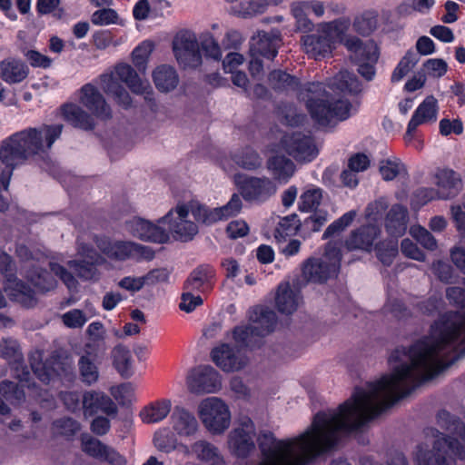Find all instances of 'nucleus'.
I'll use <instances>...</instances> for the list:
<instances>
[{"mask_svg": "<svg viewBox=\"0 0 465 465\" xmlns=\"http://www.w3.org/2000/svg\"><path fill=\"white\" fill-rule=\"evenodd\" d=\"M446 297L464 312L443 314L431 326L429 336L408 350L392 351L391 374L366 388H357L337 410L318 412L303 433L284 440L274 436V465H309L335 449L343 434L361 428L461 358L465 354V289L449 287Z\"/></svg>", "mask_w": 465, "mask_h": 465, "instance_id": "nucleus-1", "label": "nucleus"}, {"mask_svg": "<svg viewBox=\"0 0 465 465\" xmlns=\"http://www.w3.org/2000/svg\"><path fill=\"white\" fill-rule=\"evenodd\" d=\"M270 86L277 92L297 91L312 119L320 126H329L350 117L351 104L345 99H333L322 83L300 86L299 79L281 70L269 75Z\"/></svg>", "mask_w": 465, "mask_h": 465, "instance_id": "nucleus-2", "label": "nucleus"}, {"mask_svg": "<svg viewBox=\"0 0 465 465\" xmlns=\"http://www.w3.org/2000/svg\"><path fill=\"white\" fill-rule=\"evenodd\" d=\"M437 423L448 434L428 429L425 441L417 446V465H462L465 460V423L445 410L438 412Z\"/></svg>", "mask_w": 465, "mask_h": 465, "instance_id": "nucleus-3", "label": "nucleus"}, {"mask_svg": "<svg viewBox=\"0 0 465 465\" xmlns=\"http://www.w3.org/2000/svg\"><path fill=\"white\" fill-rule=\"evenodd\" d=\"M347 24L341 20L319 25L315 34L302 38L304 52L312 57L325 56L331 52L332 45L341 37Z\"/></svg>", "mask_w": 465, "mask_h": 465, "instance_id": "nucleus-4", "label": "nucleus"}, {"mask_svg": "<svg viewBox=\"0 0 465 465\" xmlns=\"http://www.w3.org/2000/svg\"><path fill=\"white\" fill-rule=\"evenodd\" d=\"M97 248L109 259L124 262L133 260L135 262L151 261L154 258V252L149 246L131 241L113 242L105 237L96 239Z\"/></svg>", "mask_w": 465, "mask_h": 465, "instance_id": "nucleus-5", "label": "nucleus"}, {"mask_svg": "<svg viewBox=\"0 0 465 465\" xmlns=\"http://www.w3.org/2000/svg\"><path fill=\"white\" fill-rule=\"evenodd\" d=\"M51 272L40 267H33L26 273L28 281L41 292H46L56 287L57 282L53 274L58 276L69 290L76 289L77 281L64 266L51 262Z\"/></svg>", "mask_w": 465, "mask_h": 465, "instance_id": "nucleus-6", "label": "nucleus"}, {"mask_svg": "<svg viewBox=\"0 0 465 465\" xmlns=\"http://www.w3.org/2000/svg\"><path fill=\"white\" fill-rule=\"evenodd\" d=\"M199 416L203 425L213 433H223L231 423L228 406L219 398L203 400L199 406Z\"/></svg>", "mask_w": 465, "mask_h": 465, "instance_id": "nucleus-7", "label": "nucleus"}, {"mask_svg": "<svg viewBox=\"0 0 465 465\" xmlns=\"http://www.w3.org/2000/svg\"><path fill=\"white\" fill-rule=\"evenodd\" d=\"M172 45L177 62L184 68H196L202 64L199 44L195 34L192 31H179L174 35Z\"/></svg>", "mask_w": 465, "mask_h": 465, "instance_id": "nucleus-8", "label": "nucleus"}, {"mask_svg": "<svg viewBox=\"0 0 465 465\" xmlns=\"http://www.w3.org/2000/svg\"><path fill=\"white\" fill-rule=\"evenodd\" d=\"M189 209L185 205H178L159 219V223H167V232H171L174 239L188 242L198 232L197 225L187 219Z\"/></svg>", "mask_w": 465, "mask_h": 465, "instance_id": "nucleus-9", "label": "nucleus"}, {"mask_svg": "<svg viewBox=\"0 0 465 465\" xmlns=\"http://www.w3.org/2000/svg\"><path fill=\"white\" fill-rule=\"evenodd\" d=\"M255 427L252 420L243 418L228 435L230 451L238 458H246L255 449Z\"/></svg>", "mask_w": 465, "mask_h": 465, "instance_id": "nucleus-10", "label": "nucleus"}, {"mask_svg": "<svg viewBox=\"0 0 465 465\" xmlns=\"http://www.w3.org/2000/svg\"><path fill=\"white\" fill-rule=\"evenodd\" d=\"M242 208V202L241 196L233 193L230 201L223 206L209 209L204 205L193 204L191 211L197 222L213 224L216 222L227 220L231 217L236 216Z\"/></svg>", "mask_w": 465, "mask_h": 465, "instance_id": "nucleus-11", "label": "nucleus"}, {"mask_svg": "<svg viewBox=\"0 0 465 465\" xmlns=\"http://www.w3.org/2000/svg\"><path fill=\"white\" fill-rule=\"evenodd\" d=\"M241 196L252 203H263L275 195L277 185L269 177H246L240 184Z\"/></svg>", "mask_w": 465, "mask_h": 465, "instance_id": "nucleus-12", "label": "nucleus"}, {"mask_svg": "<svg viewBox=\"0 0 465 465\" xmlns=\"http://www.w3.org/2000/svg\"><path fill=\"white\" fill-rule=\"evenodd\" d=\"M281 146L289 155L300 162H310L318 154L312 138L301 132L285 134L281 139Z\"/></svg>", "mask_w": 465, "mask_h": 465, "instance_id": "nucleus-13", "label": "nucleus"}, {"mask_svg": "<svg viewBox=\"0 0 465 465\" xmlns=\"http://www.w3.org/2000/svg\"><path fill=\"white\" fill-rule=\"evenodd\" d=\"M339 264L336 262H329L322 258L311 257L305 260L302 265L301 284L309 282L324 283L331 277L337 275Z\"/></svg>", "mask_w": 465, "mask_h": 465, "instance_id": "nucleus-14", "label": "nucleus"}, {"mask_svg": "<svg viewBox=\"0 0 465 465\" xmlns=\"http://www.w3.org/2000/svg\"><path fill=\"white\" fill-rule=\"evenodd\" d=\"M141 217H132L125 221V230L134 237L144 242L163 243L168 241L167 230Z\"/></svg>", "mask_w": 465, "mask_h": 465, "instance_id": "nucleus-15", "label": "nucleus"}, {"mask_svg": "<svg viewBox=\"0 0 465 465\" xmlns=\"http://www.w3.org/2000/svg\"><path fill=\"white\" fill-rule=\"evenodd\" d=\"M187 385L193 393H212L221 387L219 373L210 365L193 369L187 377Z\"/></svg>", "mask_w": 465, "mask_h": 465, "instance_id": "nucleus-16", "label": "nucleus"}, {"mask_svg": "<svg viewBox=\"0 0 465 465\" xmlns=\"http://www.w3.org/2000/svg\"><path fill=\"white\" fill-rule=\"evenodd\" d=\"M78 252L84 259L68 262L69 267L83 280H97L99 278L97 265L102 264L104 259L86 244L80 245Z\"/></svg>", "mask_w": 465, "mask_h": 465, "instance_id": "nucleus-17", "label": "nucleus"}, {"mask_svg": "<svg viewBox=\"0 0 465 465\" xmlns=\"http://www.w3.org/2000/svg\"><path fill=\"white\" fill-rule=\"evenodd\" d=\"M82 409L85 417H91L98 412L107 416H115L118 408L114 401L101 391H86L82 396Z\"/></svg>", "mask_w": 465, "mask_h": 465, "instance_id": "nucleus-18", "label": "nucleus"}, {"mask_svg": "<svg viewBox=\"0 0 465 465\" xmlns=\"http://www.w3.org/2000/svg\"><path fill=\"white\" fill-rule=\"evenodd\" d=\"M80 102L93 115L102 120L112 118V110L104 95L92 84H86L80 90Z\"/></svg>", "mask_w": 465, "mask_h": 465, "instance_id": "nucleus-19", "label": "nucleus"}, {"mask_svg": "<svg viewBox=\"0 0 465 465\" xmlns=\"http://www.w3.org/2000/svg\"><path fill=\"white\" fill-rule=\"evenodd\" d=\"M282 45V36L278 30L269 32L260 31L251 41L250 52L252 55H261L267 59H273Z\"/></svg>", "mask_w": 465, "mask_h": 465, "instance_id": "nucleus-20", "label": "nucleus"}, {"mask_svg": "<svg viewBox=\"0 0 465 465\" xmlns=\"http://www.w3.org/2000/svg\"><path fill=\"white\" fill-rule=\"evenodd\" d=\"M77 368L79 379L84 384L91 386L99 381L98 354L90 343L85 345L83 352L79 355Z\"/></svg>", "mask_w": 465, "mask_h": 465, "instance_id": "nucleus-21", "label": "nucleus"}, {"mask_svg": "<svg viewBox=\"0 0 465 465\" xmlns=\"http://www.w3.org/2000/svg\"><path fill=\"white\" fill-rule=\"evenodd\" d=\"M120 82L124 83L135 94L143 95L145 100H152L153 92L148 81L139 77L136 71L127 64H119L113 71Z\"/></svg>", "mask_w": 465, "mask_h": 465, "instance_id": "nucleus-22", "label": "nucleus"}, {"mask_svg": "<svg viewBox=\"0 0 465 465\" xmlns=\"http://www.w3.org/2000/svg\"><path fill=\"white\" fill-rule=\"evenodd\" d=\"M437 114L438 102L434 96L430 95L418 106L410 120L404 136L405 141L411 143L418 126L427 123H434L437 120Z\"/></svg>", "mask_w": 465, "mask_h": 465, "instance_id": "nucleus-23", "label": "nucleus"}, {"mask_svg": "<svg viewBox=\"0 0 465 465\" xmlns=\"http://www.w3.org/2000/svg\"><path fill=\"white\" fill-rule=\"evenodd\" d=\"M212 359L224 371H237L246 366L248 359L239 350L222 344L212 351Z\"/></svg>", "mask_w": 465, "mask_h": 465, "instance_id": "nucleus-24", "label": "nucleus"}, {"mask_svg": "<svg viewBox=\"0 0 465 465\" xmlns=\"http://www.w3.org/2000/svg\"><path fill=\"white\" fill-rule=\"evenodd\" d=\"M302 284L299 281L293 283V288L289 282H282L278 285L275 304L278 311L284 314L294 312L302 302L300 289Z\"/></svg>", "mask_w": 465, "mask_h": 465, "instance_id": "nucleus-25", "label": "nucleus"}, {"mask_svg": "<svg viewBox=\"0 0 465 465\" xmlns=\"http://www.w3.org/2000/svg\"><path fill=\"white\" fill-rule=\"evenodd\" d=\"M343 45L351 53L350 58L353 63H377L379 60V49L372 40L362 42L356 36H348L343 40Z\"/></svg>", "mask_w": 465, "mask_h": 465, "instance_id": "nucleus-26", "label": "nucleus"}, {"mask_svg": "<svg viewBox=\"0 0 465 465\" xmlns=\"http://www.w3.org/2000/svg\"><path fill=\"white\" fill-rule=\"evenodd\" d=\"M380 233V228L374 224L362 225L351 232L345 240V246L349 250L370 252Z\"/></svg>", "mask_w": 465, "mask_h": 465, "instance_id": "nucleus-27", "label": "nucleus"}, {"mask_svg": "<svg viewBox=\"0 0 465 465\" xmlns=\"http://www.w3.org/2000/svg\"><path fill=\"white\" fill-rule=\"evenodd\" d=\"M29 72L28 65L21 59L10 56L0 62V79L8 84L22 83Z\"/></svg>", "mask_w": 465, "mask_h": 465, "instance_id": "nucleus-28", "label": "nucleus"}, {"mask_svg": "<svg viewBox=\"0 0 465 465\" xmlns=\"http://www.w3.org/2000/svg\"><path fill=\"white\" fill-rule=\"evenodd\" d=\"M249 320L256 331V335L263 337L273 331L277 316L272 310L261 306L250 312Z\"/></svg>", "mask_w": 465, "mask_h": 465, "instance_id": "nucleus-29", "label": "nucleus"}, {"mask_svg": "<svg viewBox=\"0 0 465 465\" xmlns=\"http://www.w3.org/2000/svg\"><path fill=\"white\" fill-rule=\"evenodd\" d=\"M213 279L214 270L207 264L200 265L190 273L183 289L202 292H208L213 287Z\"/></svg>", "mask_w": 465, "mask_h": 465, "instance_id": "nucleus-30", "label": "nucleus"}, {"mask_svg": "<svg viewBox=\"0 0 465 465\" xmlns=\"http://www.w3.org/2000/svg\"><path fill=\"white\" fill-rule=\"evenodd\" d=\"M434 183L438 186L439 198L446 199L454 196L461 187V180L458 173L450 169L439 170L434 175Z\"/></svg>", "mask_w": 465, "mask_h": 465, "instance_id": "nucleus-31", "label": "nucleus"}, {"mask_svg": "<svg viewBox=\"0 0 465 465\" xmlns=\"http://www.w3.org/2000/svg\"><path fill=\"white\" fill-rule=\"evenodd\" d=\"M172 427L181 436H191L197 431L195 417L183 407L176 406L171 415Z\"/></svg>", "mask_w": 465, "mask_h": 465, "instance_id": "nucleus-32", "label": "nucleus"}, {"mask_svg": "<svg viewBox=\"0 0 465 465\" xmlns=\"http://www.w3.org/2000/svg\"><path fill=\"white\" fill-rule=\"evenodd\" d=\"M191 453L209 465H224L223 457L218 448L207 440H200L193 443Z\"/></svg>", "mask_w": 465, "mask_h": 465, "instance_id": "nucleus-33", "label": "nucleus"}, {"mask_svg": "<svg viewBox=\"0 0 465 465\" xmlns=\"http://www.w3.org/2000/svg\"><path fill=\"white\" fill-rule=\"evenodd\" d=\"M267 169L272 173L273 181L287 183L295 173V165L292 160L283 155H274L268 159Z\"/></svg>", "mask_w": 465, "mask_h": 465, "instance_id": "nucleus-34", "label": "nucleus"}, {"mask_svg": "<svg viewBox=\"0 0 465 465\" xmlns=\"http://www.w3.org/2000/svg\"><path fill=\"white\" fill-rule=\"evenodd\" d=\"M113 365L123 378L134 375V361L131 351L123 344L116 345L112 352Z\"/></svg>", "mask_w": 465, "mask_h": 465, "instance_id": "nucleus-35", "label": "nucleus"}, {"mask_svg": "<svg viewBox=\"0 0 465 465\" xmlns=\"http://www.w3.org/2000/svg\"><path fill=\"white\" fill-rule=\"evenodd\" d=\"M153 79L156 88L163 93H168L176 88L179 76L175 69L167 64H162L155 68Z\"/></svg>", "mask_w": 465, "mask_h": 465, "instance_id": "nucleus-36", "label": "nucleus"}, {"mask_svg": "<svg viewBox=\"0 0 465 465\" xmlns=\"http://www.w3.org/2000/svg\"><path fill=\"white\" fill-rule=\"evenodd\" d=\"M64 119L75 127L84 130H92L94 127V120L87 112L80 106L70 104L62 107Z\"/></svg>", "mask_w": 465, "mask_h": 465, "instance_id": "nucleus-37", "label": "nucleus"}, {"mask_svg": "<svg viewBox=\"0 0 465 465\" xmlns=\"http://www.w3.org/2000/svg\"><path fill=\"white\" fill-rule=\"evenodd\" d=\"M408 222V211L400 204L393 205L386 217V229L393 236L405 232Z\"/></svg>", "mask_w": 465, "mask_h": 465, "instance_id": "nucleus-38", "label": "nucleus"}, {"mask_svg": "<svg viewBox=\"0 0 465 465\" xmlns=\"http://www.w3.org/2000/svg\"><path fill=\"white\" fill-rule=\"evenodd\" d=\"M172 402L163 399L145 406L140 412V417L144 423H155L163 420L170 413Z\"/></svg>", "mask_w": 465, "mask_h": 465, "instance_id": "nucleus-39", "label": "nucleus"}, {"mask_svg": "<svg viewBox=\"0 0 465 465\" xmlns=\"http://www.w3.org/2000/svg\"><path fill=\"white\" fill-rule=\"evenodd\" d=\"M329 87L333 91L347 92L349 94H358L361 92V84L357 76L347 70L340 71L329 82Z\"/></svg>", "mask_w": 465, "mask_h": 465, "instance_id": "nucleus-40", "label": "nucleus"}, {"mask_svg": "<svg viewBox=\"0 0 465 465\" xmlns=\"http://www.w3.org/2000/svg\"><path fill=\"white\" fill-rule=\"evenodd\" d=\"M0 395L12 405H20L25 401L23 387L9 380H4L0 382Z\"/></svg>", "mask_w": 465, "mask_h": 465, "instance_id": "nucleus-41", "label": "nucleus"}, {"mask_svg": "<svg viewBox=\"0 0 465 465\" xmlns=\"http://www.w3.org/2000/svg\"><path fill=\"white\" fill-rule=\"evenodd\" d=\"M233 162L246 170H255L262 166V160L252 148H244L232 156Z\"/></svg>", "mask_w": 465, "mask_h": 465, "instance_id": "nucleus-42", "label": "nucleus"}, {"mask_svg": "<svg viewBox=\"0 0 465 465\" xmlns=\"http://www.w3.org/2000/svg\"><path fill=\"white\" fill-rule=\"evenodd\" d=\"M419 60V54L412 50H409L393 70L391 78V82L397 83L402 80L403 77L406 76L415 66Z\"/></svg>", "mask_w": 465, "mask_h": 465, "instance_id": "nucleus-43", "label": "nucleus"}, {"mask_svg": "<svg viewBox=\"0 0 465 465\" xmlns=\"http://www.w3.org/2000/svg\"><path fill=\"white\" fill-rule=\"evenodd\" d=\"M233 340L237 347H253L257 342V339L261 338L256 335L253 325L251 323L245 326H237L232 331Z\"/></svg>", "mask_w": 465, "mask_h": 465, "instance_id": "nucleus-44", "label": "nucleus"}, {"mask_svg": "<svg viewBox=\"0 0 465 465\" xmlns=\"http://www.w3.org/2000/svg\"><path fill=\"white\" fill-rule=\"evenodd\" d=\"M13 293L15 300L25 307H31L35 303V291L26 285L24 282L14 278Z\"/></svg>", "mask_w": 465, "mask_h": 465, "instance_id": "nucleus-45", "label": "nucleus"}, {"mask_svg": "<svg viewBox=\"0 0 465 465\" xmlns=\"http://www.w3.org/2000/svg\"><path fill=\"white\" fill-rule=\"evenodd\" d=\"M322 199V191L317 187L307 188L300 196L299 209L310 212L318 208Z\"/></svg>", "mask_w": 465, "mask_h": 465, "instance_id": "nucleus-46", "label": "nucleus"}, {"mask_svg": "<svg viewBox=\"0 0 465 465\" xmlns=\"http://www.w3.org/2000/svg\"><path fill=\"white\" fill-rule=\"evenodd\" d=\"M300 227L301 223L296 214L285 216L280 220L275 229V238L279 240L294 235Z\"/></svg>", "mask_w": 465, "mask_h": 465, "instance_id": "nucleus-47", "label": "nucleus"}, {"mask_svg": "<svg viewBox=\"0 0 465 465\" xmlns=\"http://www.w3.org/2000/svg\"><path fill=\"white\" fill-rule=\"evenodd\" d=\"M0 357L17 363L23 361V354L18 341L13 338L0 339Z\"/></svg>", "mask_w": 465, "mask_h": 465, "instance_id": "nucleus-48", "label": "nucleus"}, {"mask_svg": "<svg viewBox=\"0 0 465 465\" xmlns=\"http://www.w3.org/2000/svg\"><path fill=\"white\" fill-rule=\"evenodd\" d=\"M356 216L357 212L355 210H351L350 212L345 213L342 216L335 220L327 227L322 235V239H327L336 233L344 231L348 226H350L352 223Z\"/></svg>", "mask_w": 465, "mask_h": 465, "instance_id": "nucleus-49", "label": "nucleus"}, {"mask_svg": "<svg viewBox=\"0 0 465 465\" xmlns=\"http://www.w3.org/2000/svg\"><path fill=\"white\" fill-rule=\"evenodd\" d=\"M356 216L357 212L355 210H351L350 212L345 213L342 216L335 220L327 227L322 235V239H327L336 233L344 231L348 226H350L352 223Z\"/></svg>", "mask_w": 465, "mask_h": 465, "instance_id": "nucleus-50", "label": "nucleus"}, {"mask_svg": "<svg viewBox=\"0 0 465 465\" xmlns=\"http://www.w3.org/2000/svg\"><path fill=\"white\" fill-rule=\"evenodd\" d=\"M134 387L130 382L110 388V393L120 405L125 406L134 400Z\"/></svg>", "mask_w": 465, "mask_h": 465, "instance_id": "nucleus-51", "label": "nucleus"}, {"mask_svg": "<svg viewBox=\"0 0 465 465\" xmlns=\"http://www.w3.org/2000/svg\"><path fill=\"white\" fill-rule=\"evenodd\" d=\"M380 173L386 181H391L401 173H406L404 164L399 159L381 161Z\"/></svg>", "mask_w": 465, "mask_h": 465, "instance_id": "nucleus-52", "label": "nucleus"}, {"mask_svg": "<svg viewBox=\"0 0 465 465\" xmlns=\"http://www.w3.org/2000/svg\"><path fill=\"white\" fill-rule=\"evenodd\" d=\"M291 11L296 19L299 28L309 31L312 27V23L307 18L309 12L307 1L293 2L291 5Z\"/></svg>", "mask_w": 465, "mask_h": 465, "instance_id": "nucleus-53", "label": "nucleus"}, {"mask_svg": "<svg viewBox=\"0 0 465 465\" xmlns=\"http://www.w3.org/2000/svg\"><path fill=\"white\" fill-rule=\"evenodd\" d=\"M53 429L55 433L70 438L80 430V423L73 418L63 417L53 422Z\"/></svg>", "mask_w": 465, "mask_h": 465, "instance_id": "nucleus-54", "label": "nucleus"}, {"mask_svg": "<svg viewBox=\"0 0 465 465\" xmlns=\"http://www.w3.org/2000/svg\"><path fill=\"white\" fill-rule=\"evenodd\" d=\"M153 47L154 45L152 41H143L133 51V62L140 71L145 69V64L153 50Z\"/></svg>", "mask_w": 465, "mask_h": 465, "instance_id": "nucleus-55", "label": "nucleus"}, {"mask_svg": "<svg viewBox=\"0 0 465 465\" xmlns=\"http://www.w3.org/2000/svg\"><path fill=\"white\" fill-rule=\"evenodd\" d=\"M377 256L385 265L391 264L398 253V244L395 240H389L376 244Z\"/></svg>", "mask_w": 465, "mask_h": 465, "instance_id": "nucleus-56", "label": "nucleus"}, {"mask_svg": "<svg viewBox=\"0 0 465 465\" xmlns=\"http://www.w3.org/2000/svg\"><path fill=\"white\" fill-rule=\"evenodd\" d=\"M82 450L92 458L100 460L106 444L89 435H83L81 439Z\"/></svg>", "mask_w": 465, "mask_h": 465, "instance_id": "nucleus-57", "label": "nucleus"}, {"mask_svg": "<svg viewBox=\"0 0 465 465\" xmlns=\"http://www.w3.org/2000/svg\"><path fill=\"white\" fill-rule=\"evenodd\" d=\"M376 17L370 13L357 16L352 24L354 31L361 35H370L376 28Z\"/></svg>", "mask_w": 465, "mask_h": 465, "instance_id": "nucleus-58", "label": "nucleus"}, {"mask_svg": "<svg viewBox=\"0 0 465 465\" xmlns=\"http://www.w3.org/2000/svg\"><path fill=\"white\" fill-rule=\"evenodd\" d=\"M155 448L163 452L169 453L175 449V440L167 430H161L153 436Z\"/></svg>", "mask_w": 465, "mask_h": 465, "instance_id": "nucleus-59", "label": "nucleus"}, {"mask_svg": "<svg viewBox=\"0 0 465 465\" xmlns=\"http://www.w3.org/2000/svg\"><path fill=\"white\" fill-rule=\"evenodd\" d=\"M411 233L424 248L430 251H434L437 248L436 239L424 227L413 226L411 228Z\"/></svg>", "mask_w": 465, "mask_h": 465, "instance_id": "nucleus-60", "label": "nucleus"}, {"mask_svg": "<svg viewBox=\"0 0 465 465\" xmlns=\"http://www.w3.org/2000/svg\"><path fill=\"white\" fill-rule=\"evenodd\" d=\"M118 20V14L111 8H102L97 10L91 16L92 23L100 26L117 24Z\"/></svg>", "mask_w": 465, "mask_h": 465, "instance_id": "nucleus-61", "label": "nucleus"}, {"mask_svg": "<svg viewBox=\"0 0 465 465\" xmlns=\"http://www.w3.org/2000/svg\"><path fill=\"white\" fill-rule=\"evenodd\" d=\"M87 320L86 314L79 309H73L62 315L63 323L66 327L73 329L82 328Z\"/></svg>", "mask_w": 465, "mask_h": 465, "instance_id": "nucleus-62", "label": "nucleus"}, {"mask_svg": "<svg viewBox=\"0 0 465 465\" xmlns=\"http://www.w3.org/2000/svg\"><path fill=\"white\" fill-rule=\"evenodd\" d=\"M433 273L437 278L444 283H452L454 275V270L450 264L441 260L434 262L431 265Z\"/></svg>", "mask_w": 465, "mask_h": 465, "instance_id": "nucleus-63", "label": "nucleus"}, {"mask_svg": "<svg viewBox=\"0 0 465 465\" xmlns=\"http://www.w3.org/2000/svg\"><path fill=\"white\" fill-rule=\"evenodd\" d=\"M193 290H184L181 296L179 308L185 312H192L198 306L202 305L203 301L198 294H193Z\"/></svg>", "mask_w": 465, "mask_h": 465, "instance_id": "nucleus-64", "label": "nucleus"}]
</instances>
